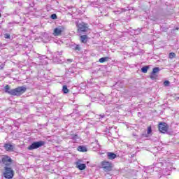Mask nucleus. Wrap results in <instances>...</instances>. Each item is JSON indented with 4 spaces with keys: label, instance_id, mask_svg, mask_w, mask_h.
I'll list each match as a JSON object with an SVG mask.
<instances>
[{
    "label": "nucleus",
    "instance_id": "f257e3e1",
    "mask_svg": "<svg viewBox=\"0 0 179 179\" xmlns=\"http://www.w3.org/2000/svg\"><path fill=\"white\" fill-rule=\"evenodd\" d=\"M3 176L6 179H12L13 178V176H15V171L10 166H5Z\"/></svg>",
    "mask_w": 179,
    "mask_h": 179
},
{
    "label": "nucleus",
    "instance_id": "f03ea898",
    "mask_svg": "<svg viewBox=\"0 0 179 179\" xmlns=\"http://www.w3.org/2000/svg\"><path fill=\"white\" fill-rule=\"evenodd\" d=\"M27 89L25 87H18L15 89H13L10 92L11 96H22L23 93L26 92Z\"/></svg>",
    "mask_w": 179,
    "mask_h": 179
},
{
    "label": "nucleus",
    "instance_id": "7ed1b4c3",
    "mask_svg": "<svg viewBox=\"0 0 179 179\" xmlns=\"http://www.w3.org/2000/svg\"><path fill=\"white\" fill-rule=\"evenodd\" d=\"M44 145H45V142L43 141L34 142L28 147V150H34V149H38V148H41V146H44Z\"/></svg>",
    "mask_w": 179,
    "mask_h": 179
},
{
    "label": "nucleus",
    "instance_id": "20e7f679",
    "mask_svg": "<svg viewBox=\"0 0 179 179\" xmlns=\"http://www.w3.org/2000/svg\"><path fill=\"white\" fill-rule=\"evenodd\" d=\"M101 167L103 168V171H111L113 166L111 162L103 161L101 162Z\"/></svg>",
    "mask_w": 179,
    "mask_h": 179
},
{
    "label": "nucleus",
    "instance_id": "39448f33",
    "mask_svg": "<svg viewBox=\"0 0 179 179\" xmlns=\"http://www.w3.org/2000/svg\"><path fill=\"white\" fill-rule=\"evenodd\" d=\"M169 129V127L167 126V123L161 122L159 124V131L162 132V134H166Z\"/></svg>",
    "mask_w": 179,
    "mask_h": 179
},
{
    "label": "nucleus",
    "instance_id": "423d86ee",
    "mask_svg": "<svg viewBox=\"0 0 179 179\" xmlns=\"http://www.w3.org/2000/svg\"><path fill=\"white\" fill-rule=\"evenodd\" d=\"M2 162L4 164L6 167H10V165L12 164V159L9 157H3L2 158Z\"/></svg>",
    "mask_w": 179,
    "mask_h": 179
},
{
    "label": "nucleus",
    "instance_id": "0eeeda50",
    "mask_svg": "<svg viewBox=\"0 0 179 179\" xmlns=\"http://www.w3.org/2000/svg\"><path fill=\"white\" fill-rule=\"evenodd\" d=\"M62 31H64V28L62 27H58L54 29L53 35L61 36V34H62Z\"/></svg>",
    "mask_w": 179,
    "mask_h": 179
},
{
    "label": "nucleus",
    "instance_id": "6e6552de",
    "mask_svg": "<svg viewBox=\"0 0 179 179\" xmlns=\"http://www.w3.org/2000/svg\"><path fill=\"white\" fill-rule=\"evenodd\" d=\"M4 148L7 152H13V150L15 149V145L9 143L4 144Z\"/></svg>",
    "mask_w": 179,
    "mask_h": 179
},
{
    "label": "nucleus",
    "instance_id": "1a4fd4ad",
    "mask_svg": "<svg viewBox=\"0 0 179 179\" xmlns=\"http://www.w3.org/2000/svg\"><path fill=\"white\" fill-rule=\"evenodd\" d=\"M78 30L80 31H86L87 30V24L81 23L78 24Z\"/></svg>",
    "mask_w": 179,
    "mask_h": 179
},
{
    "label": "nucleus",
    "instance_id": "9d476101",
    "mask_svg": "<svg viewBox=\"0 0 179 179\" xmlns=\"http://www.w3.org/2000/svg\"><path fill=\"white\" fill-rule=\"evenodd\" d=\"M76 166H77V169H78V170H85L86 169V164H80L79 162H77L76 163Z\"/></svg>",
    "mask_w": 179,
    "mask_h": 179
},
{
    "label": "nucleus",
    "instance_id": "9b49d317",
    "mask_svg": "<svg viewBox=\"0 0 179 179\" xmlns=\"http://www.w3.org/2000/svg\"><path fill=\"white\" fill-rule=\"evenodd\" d=\"M107 156H108V159H109V160H113V159H115V157H117V155L115 154L114 152H108Z\"/></svg>",
    "mask_w": 179,
    "mask_h": 179
},
{
    "label": "nucleus",
    "instance_id": "f8f14e48",
    "mask_svg": "<svg viewBox=\"0 0 179 179\" xmlns=\"http://www.w3.org/2000/svg\"><path fill=\"white\" fill-rule=\"evenodd\" d=\"M80 41H81V43H83V44H86V43H87V36H86V35L81 36Z\"/></svg>",
    "mask_w": 179,
    "mask_h": 179
},
{
    "label": "nucleus",
    "instance_id": "ddd939ff",
    "mask_svg": "<svg viewBox=\"0 0 179 179\" xmlns=\"http://www.w3.org/2000/svg\"><path fill=\"white\" fill-rule=\"evenodd\" d=\"M78 152H87V148L85 146H78Z\"/></svg>",
    "mask_w": 179,
    "mask_h": 179
},
{
    "label": "nucleus",
    "instance_id": "4468645a",
    "mask_svg": "<svg viewBox=\"0 0 179 179\" xmlns=\"http://www.w3.org/2000/svg\"><path fill=\"white\" fill-rule=\"evenodd\" d=\"M5 92L8 93V94H10V92H12V90H10V87L9 85H6L4 87Z\"/></svg>",
    "mask_w": 179,
    "mask_h": 179
},
{
    "label": "nucleus",
    "instance_id": "2eb2a0df",
    "mask_svg": "<svg viewBox=\"0 0 179 179\" xmlns=\"http://www.w3.org/2000/svg\"><path fill=\"white\" fill-rule=\"evenodd\" d=\"M62 92L64 94L69 93V90L68 89V87L66 85H64L63 88H62Z\"/></svg>",
    "mask_w": 179,
    "mask_h": 179
},
{
    "label": "nucleus",
    "instance_id": "dca6fc26",
    "mask_svg": "<svg viewBox=\"0 0 179 179\" xmlns=\"http://www.w3.org/2000/svg\"><path fill=\"white\" fill-rule=\"evenodd\" d=\"M99 61L101 64H103V62L108 61V57H101Z\"/></svg>",
    "mask_w": 179,
    "mask_h": 179
},
{
    "label": "nucleus",
    "instance_id": "f3484780",
    "mask_svg": "<svg viewBox=\"0 0 179 179\" xmlns=\"http://www.w3.org/2000/svg\"><path fill=\"white\" fill-rule=\"evenodd\" d=\"M149 69V67L148 66H145L141 69V71L143 73H147L148 70Z\"/></svg>",
    "mask_w": 179,
    "mask_h": 179
},
{
    "label": "nucleus",
    "instance_id": "a211bd4d",
    "mask_svg": "<svg viewBox=\"0 0 179 179\" xmlns=\"http://www.w3.org/2000/svg\"><path fill=\"white\" fill-rule=\"evenodd\" d=\"M160 71V69L159 67H155L152 69V73L156 74L157 72Z\"/></svg>",
    "mask_w": 179,
    "mask_h": 179
},
{
    "label": "nucleus",
    "instance_id": "6ab92c4d",
    "mask_svg": "<svg viewBox=\"0 0 179 179\" xmlns=\"http://www.w3.org/2000/svg\"><path fill=\"white\" fill-rule=\"evenodd\" d=\"M169 58L170 59H173V58H176V53L174 52H171L169 53Z\"/></svg>",
    "mask_w": 179,
    "mask_h": 179
},
{
    "label": "nucleus",
    "instance_id": "aec40b11",
    "mask_svg": "<svg viewBox=\"0 0 179 179\" xmlns=\"http://www.w3.org/2000/svg\"><path fill=\"white\" fill-rule=\"evenodd\" d=\"M150 79H152V80L156 79V78H157V76H156V74L151 73V75L150 76Z\"/></svg>",
    "mask_w": 179,
    "mask_h": 179
},
{
    "label": "nucleus",
    "instance_id": "412c9836",
    "mask_svg": "<svg viewBox=\"0 0 179 179\" xmlns=\"http://www.w3.org/2000/svg\"><path fill=\"white\" fill-rule=\"evenodd\" d=\"M164 86H169V85H170V81H169V80L164 81Z\"/></svg>",
    "mask_w": 179,
    "mask_h": 179
},
{
    "label": "nucleus",
    "instance_id": "4be33fe9",
    "mask_svg": "<svg viewBox=\"0 0 179 179\" xmlns=\"http://www.w3.org/2000/svg\"><path fill=\"white\" fill-rule=\"evenodd\" d=\"M4 38H10V35L9 34H5Z\"/></svg>",
    "mask_w": 179,
    "mask_h": 179
},
{
    "label": "nucleus",
    "instance_id": "5701e85b",
    "mask_svg": "<svg viewBox=\"0 0 179 179\" xmlns=\"http://www.w3.org/2000/svg\"><path fill=\"white\" fill-rule=\"evenodd\" d=\"M75 50L76 51H80V46H79V45H77L76 47H75Z\"/></svg>",
    "mask_w": 179,
    "mask_h": 179
},
{
    "label": "nucleus",
    "instance_id": "b1692460",
    "mask_svg": "<svg viewBox=\"0 0 179 179\" xmlns=\"http://www.w3.org/2000/svg\"><path fill=\"white\" fill-rule=\"evenodd\" d=\"M51 19H54V20L57 19V14L51 15Z\"/></svg>",
    "mask_w": 179,
    "mask_h": 179
},
{
    "label": "nucleus",
    "instance_id": "393cba45",
    "mask_svg": "<svg viewBox=\"0 0 179 179\" xmlns=\"http://www.w3.org/2000/svg\"><path fill=\"white\" fill-rule=\"evenodd\" d=\"M147 132H148V135H149L150 134H152V128H151V127H148Z\"/></svg>",
    "mask_w": 179,
    "mask_h": 179
},
{
    "label": "nucleus",
    "instance_id": "a878e982",
    "mask_svg": "<svg viewBox=\"0 0 179 179\" xmlns=\"http://www.w3.org/2000/svg\"><path fill=\"white\" fill-rule=\"evenodd\" d=\"M3 68H5V64H0V71L3 69Z\"/></svg>",
    "mask_w": 179,
    "mask_h": 179
},
{
    "label": "nucleus",
    "instance_id": "bb28decb",
    "mask_svg": "<svg viewBox=\"0 0 179 179\" xmlns=\"http://www.w3.org/2000/svg\"><path fill=\"white\" fill-rule=\"evenodd\" d=\"M56 55H62V52H57Z\"/></svg>",
    "mask_w": 179,
    "mask_h": 179
},
{
    "label": "nucleus",
    "instance_id": "cd10ccee",
    "mask_svg": "<svg viewBox=\"0 0 179 179\" xmlns=\"http://www.w3.org/2000/svg\"><path fill=\"white\" fill-rule=\"evenodd\" d=\"M115 13L116 15H118V14L121 13V12L120 10H117V11H115Z\"/></svg>",
    "mask_w": 179,
    "mask_h": 179
},
{
    "label": "nucleus",
    "instance_id": "c85d7f7f",
    "mask_svg": "<svg viewBox=\"0 0 179 179\" xmlns=\"http://www.w3.org/2000/svg\"><path fill=\"white\" fill-rule=\"evenodd\" d=\"M96 143L98 145V146L96 148H100V144L99 143V141H96Z\"/></svg>",
    "mask_w": 179,
    "mask_h": 179
},
{
    "label": "nucleus",
    "instance_id": "c756f323",
    "mask_svg": "<svg viewBox=\"0 0 179 179\" xmlns=\"http://www.w3.org/2000/svg\"><path fill=\"white\" fill-rule=\"evenodd\" d=\"M101 118H104V115H100Z\"/></svg>",
    "mask_w": 179,
    "mask_h": 179
},
{
    "label": "nucleus",
    "instance_id": "7c9ffc66",
    "mask_svg": "<svg viewBox=\"0 0 179 179\" xmlns=\"http://www.w3.org/2000/svg\"><path fill=\"white\" fill-rule=\"evenodd\" d=\"M176 30H178V28H177Z\"/></svg>",
    "mask_w": 179,
    "mask_h": 179
},
{
    "label": "nucleus",
    "instance_id": "2f4dec72",
    "mask_svg": "<svg viewBox=\"0 0 179 179\" xmlns=\"http://www.w3.org/2000/svg\"><path fill=\"white\" fill-rule=\"evenodd\" d=\"M0 17H1V13H0Z\"/></svg>",
    "mask_w": 179,
    "mask_h": 179
}]
</instances>
